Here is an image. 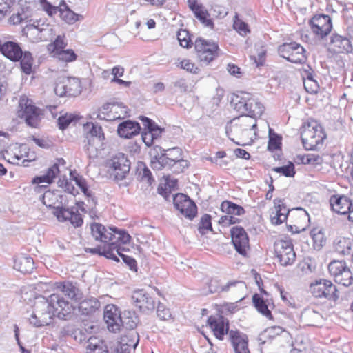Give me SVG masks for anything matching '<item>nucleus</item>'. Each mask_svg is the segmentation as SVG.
I'll list each match as a JSON object with an SVG mask.
<instances>
[{"instance_id": "nucleus-1", "label": "nucleus", "mask_w": 353, "mask_h": 353, "mask_svg": "<svg viewBox=\"0 0 353 353\" xmlns=\"http://www.w3.org/2000/svg\"><path fill=\"white\" fill-rule=\"evenodd\" d=\"M208 324L219 340H223L224 336L228 334V339L234 353H250L247 335L239 330H229V321L224 316H210L208 317Z\"/></svg>"}, {"instance_id": "nucleus-2", "label": "nucleus", "mask_w": 353, "mask_h": 353, "mask_svg": "<svg viewBox=\"0 0 353 353\" xmlns=\"http://www.w3.org/2000/svg\"><path fill=\"white\" fill-rule=\"evenodd\" d=\"M57 294H52L48 297L40 296L36 298L33 313L29 319L30 323L36 327L48 325L56 315L55 302H57Z\"/></svg>"}, {"instance_id": "nucleus-3", "label": "nucleus", "mask_w": 353, "mask_h": 353, "mask_svg": "<svg viewBox=\"0 0 353 353\" xmlns=\"http://www.w3.org/2000/svg\"><path fill=\"white\" fill-rule=\"evenodd\" d=\"M231 104L236 110L252 118L260 117L264 111L263 104L248 92H241L235 94Z\"/></svg>"}, {"instance_id": "nucleus-4", "label": "nucleus", "mask_w": 353, "mask_h": 353, "mask_svg": "<svg viewBox=\"0 0 353 353\" xmlns=\"http://www.w3.org/2000/svg\"><path fill=\"white\" fill-rule=\"evenodd\" d=\"M326 134L321 125L314 123L303 125L301 132V139L304 148L307 150H316L322 145Z\"/></svg>"}, {"instance_id": "nucleus-5", "label": "nucleus", "mask_w": 353, "mask_h": 353, "mask_svg": "<svg viewBox=\"0 0 353 353\" xmlns=\"http://www.w3.org/2000/svg\"><path fill=\"white\" fill-rule=\"evenodd\" d=\"M86 132L84 140V149L87 152L94 149L95 150L103 149L105 135L102 127L97 123L88 122L83 125Z\"/></svg>"}, {"instance_id": "nucleus-6", "label": "nucleus", "mask_w": 353, "mask_h": 353, "mask_svg": "<svg viewBox=\"0 0 353 353\" xmlns=\"http://www.w3.org/2000/svg\"><path fill=\"white\" fill-rule=\"evenodd\" d=\"M278 53L282 58L293 63H304L307 61L306 50L299 43L292 41L279 46Z\"/></svg>"}, {"instance_id": "nucleus-7", "label": "nucleus", "mask_w": 353, "mask_h": 353, "mask_svg": "<svg viewBox=\"0 0 353 353\" xmlns=\"http://www.w3.org/2000/svg\"><path fill=\"white\" fill-rule=\"evenodd\" d=\"M194 48L201 64L208 65L219 55V48L216 43L210 42L201 37L196 39Z\"/></svg>"}, {"instance_id": "nucleus-8", "label": "nucleus", "mask_w": 353, "mask_h": 353, "mask_svg": "<svg viewBox=\"0 0 353 353\" xmlns=\"http://www.w3.org/2000/svg\"><path fill=\"white\" fill-rule=\"evenodd\" d=\"M19 105L21 109L19 117L23 119L28 126L37 128L43 115V110L34 105L32 101L28 98H21Z\"/></svg>"}, {"instance_id": "nucleus-9", "label": "nucleus", "mask_w": 353, "mask_h": 353, "mask_svg": "<svg viewBox=\"0 0 353 353\" xmlns=\"http://www.w3.org/2000/svg\"><path fill=\"white\" fill-rule=\"evenodd\" d=\"M328 270L336 283L345 287L353 284V271L344 261L334 260L328 265Z\"/></svg>"}, {"instance_id": "nucleus-10", "label": "nucleus", "mask_w": 353, "mask_h": 353, "mask_svg": "<svg viewBox=\"0 0 353 353\" xmlns=\"http://www.w3.org/2000/svg\"><path fill=\"white\" fill-rule=\"evenodd\" d=\"M310 290L314 296L325 298L329 301H336L340 296L336 285L327 279H319L311 283Z\"/></svg>"}, {"instance_id": "nucleus-11", "label": "nucleus", "mask_w": 353, "mask_h": 353, "mask_svg": "<svg viewBox=\"0 0 353 353\" xmlns=\"http://www.w3.org/2000/svg\"><path fill=\"white\" fill-rule=\"evenodd\" d=\"M19 8L16 14L9 18V22L18 25L22 22L30 23L35 21L32 17L37 6V0H19Z\"/></svg>"}, {"instance_id": "nucleus-12", "label": "nucleus", "mask_w": 353, "mask_h": 353, "mask_svg": "<svg viewBox=\"0 0 353 353\" xmlns=\"http://www.w3.org/2000/svg\"><path fill=\"white\" fill-rule=\"evenodd\" d=\"M110 174L117 181L125 179L130 170V161L123 153H118L113 156L108 162Z\"/></svg>"}, {"instance_id": "nucleus-13", "label": "nucleus", "mask_w": 353, "mask_h": 353, "mask_svg": "<svg viewBox=\"0 0 353 353\" xmlns=\"http://www.w3.org/2000/svg\"><path fill=\"white\" fill-rule=\"evenodd\" d=\"M274 252L282 266L292 265L296 260V253L290 239L279 240L274 243Z\"/></svg>"}, {"instance_id": "nucleus-14", "label": "nucleus", "mask_w": 353, "mask_h": 353, "mask_svg": "<svg viewBox=\"0 0 353 353\" xmlns=\"http://www.w3.org/2000/svg\"><path fill=\"white\" fill-rule=\"evenodd\" d=\"M54 92L59 97H77L81 92V82L77 78H63L56 83Z\"/></svg>"}, {"instance_id": "nucleus-15", "label": "nucleus", "mask_w": 353, "mask_h": 353, "mask_svg": "<svg viewBox=\"0 0 353 353\" xmlns=\"http://www.w3.org/2000/svg\"><path fill=\"white\" fill-rule=\"evenodd\" d=\"M309 26L313 34L319 39L326 37L332 28L330 17L324 14L314 15L309 21Z\"/></svg>"}, {"instance_id": "nucleus-16", "label": "nucleus", "mask_w": 353, "mask_h": 353, "mask_svg": "<svg viewBox=\"0 0 353 353\" xmlns=\"http://www.w3.org/2000/svg\"><path fill=\"white\" fill-rule=\"evenodd\" d=\"M133 304L141 312L149 314L154 312L156 301L151 294L144 289L135 290L132 295Z\"/></svg>"}, {"instance_id": "nucleus-17", "label": "nucleus", "mask_w": 353, "mask_h": 353, "mask_svg": "<svg viewBox=\"0 0 353 353\" xmlns=\"http://www.w3.org/2000/svg\"><path fill=\"white\" fill-rule=\"evenodd\" d=\"M232 242L235 250L242 256H248L250 250L249 237L245 229L241 226H234L230 229Z\"/></svg>"}, {"instance_id": "nucleus-18", "label": "nucleus", "mask_w": 353, "mask_h": 353, "mask_svg": "<svg viewBox=\"0 0 353 353\" xmlns=\"http://www.w3.org/2000/svg\"><path fill=\"white\" fill-rule=\"evenodd\" d=\"M173 204L182 215L190 220H192L197 214L196 205L186 194H176L173 196Z\"/></svg>"}, {"instance_id": "nucleus-19", "label": "nucleus", "mask_w": 353, "mask_h": 353, "mask_svg": "<svg viewBox=\"0 0 353 353\" xmlns=\"http://www.w3.org/2000/svg\"><path fill=\"white\" fill-rule=\"evenodd\" d=\"M330 49L334 53H350L353 50L350 39L345 35L332 33L330 38Z\"/></svg>"}, {"instance_id": "nucleus-20", "label": "nucleus", "mask_w": 353, "mask_h": 353, "mask_svg": "<svg viewBox=\"0 0 353 353\" xmlns=\"http://www.w3.org/2000/svg\"><path fill=\"white\" fill-rule=\"evenodd\" d=\"M53 214L59 221H70L74 228L81 226L83 223L81 214L75 208H57V211H53Z\"/></svg>"}, {"instance_id": "nucleus-21", "label": "nucleus", "mask_w": 353, "mask_h": 353, "mask_svg": "<svg viewBox=\"0 0 353 353\" xmlns=\"http://www.w3.org/2000/svg\"><path fill=\"white\" fill-rule=\"evenodd\" d=\"M121 314L114 305H108L105 307L103 318L110 331L117 332L120 330Z\"/></svg>"}, {"instance_id": "nucleus-22", "label": "nucleus", "mask_w": 353, "mask_h": 353, "mask_svg": "<svg viewBox=\"0 0 353 353\" xmlns=\"http://www.w3.org/2000/svg\"><path fill=\"white\" fill-rule=\"evenodd\" d=\"M330 204L332 210L340 214H347L352 206V203L347 196L339 194L331 196Z\"/></svg>"}, {"instance_id": "nucleus-23", "label": "nucleus", "mask_w": 353, "mask_h": 353, "mask_svg": "<svg viewBox=\"0 0 353 353\" xmlns=\"http://www.w3.org/2000/svg\"><path fill=\"white\" fill-rule=\"evenodd\" d=\"M140 124L132 120H125L120 123L117 127V133L120 137L131 139L141 132Z\"/></svg>"}, {"instance_id": "nucleus-24", "label": "nucleus", "mask_w": 353, "mask_h": 353, "mask_svg": "<svg viewBox=\"0 0 353 353\" xmlns=\"http://www.w3.org/2000/svg\"><path fill=\"white\" fill-rule=\"evenodd\" d=\"M91 234L97 241L108 244V242L113 241V234L110 230H108L103 225L99 223L93 222L90 224Z\"/></svg>"}, {"instance_id": "nucleus-25", "label": "nucleus", "mask_w": 353, "mask_h": 353, "mask_svg": "<svg viewBox=\"0 0 353 353\" xmlns=\"http://www.w3.org/2000/svg\"><path fill=\"white\" fill-rule=\"evenodd\" d=\"M23 50L19 43L14 41H6L2 43L0 52L12 61H19Z\"/></svg>"}, {"instance_id": "nucleus-26", "label": "nucleus", "mask_w": 353, "mask_h": 353, "mask_svg": "<svg viewBox=\"0 0 353 353\" xmlns=\"http://www.w3.org/2000/svg\"><path fill=\"white\" fill-rule=\"evenodd\" d=\"M116 248V243H108L104 244L103 247L97 246L94 248H85V251L87 253L99 254V256H103L107 259H112L116 262H119V259L114 253V249Z\"/></svg>"}, {"instance_id": "nucleus-27", "label": "nucleus", "mask_w": 353, "mask_h": 353, "mask_svg": "<svg viewBox=\"0 0 353 353\" xmlns=\"http://www.w3.org/2000/svg\"><path fill=\"white\" fill-rule=\"evenodd\" d=\"M14 268L21 273L30 274L34 268V262L32 257L22 254L14 259Z\"/></svg>"}, {"instance_id": "nucleus-28", "label": "nucleus", "mask_w": 353, "mask_h": 353, "mask_svg": "<svg viewBox=\"0 0 353 353\" xmlns=\"http://www.w3.org/2000/svg\"><path fill=\"white\" fill-rule=\"evenodd\" d=\"M59 172V164L54 163L51 167L47 169L45 174L34 177L32 180V183L33 184H39L41 183L51 184L53 183L54 179L57 177Z\"/></svg>"}, {"instance_id": "nucleus-29", "label": "nucleus", "mask_w": 353, "mask_h": 353, "mask_svg": "<svg viewBox=\"0 0 353 353\" xmlns=\"http://www.w3.org/2000/svg\"><path fill=\"white\" fill-rule=\"evenodd\" d=\"M39 23L40 21L37 19L29 23L23 28V34L32 41H37L41 39V33L44 29L40 28Z\"/></svg>"}, {"instance_id": "nucleus-30", "label": "nucleus", "mask_w": 353, "mask_h": 353, "mask_svg": "<svg viewBox=\"0 0 353 353\" xmlns=\"http://www.w3.org/2000/svg\"><path fill=\"white\" fill-rule=\"evenodd\" d=\"M252 303L259 313L270 320L273 319L271 311L268 309L270 305L268 299L265 300L259 294L256 293L252 296Z\"/></svg>"}, {"instance_id": "nucleus-31", "label": "nucleus", "mask_w": 353, "mask_h": 353, "mask_svg": "<svg viewBox=\"0 0 353 353\" xmlns=\"http://www.w3.org/2000/svg\"><path fill=\"white\" fill-rule=\"evenodd\" d=\"M121 327L126 330H134L139 322V319L134 311L124 310L121 316Z\"/></svg>"}, {"instance_id": "nucleus-32", "label": "nucleus", "mask_w": 353, "mask_h": 353, "mask_svg": "<svg viewBox=\"0 0 353 353\" xmlns=\"http://www.w3.org/2000/svg\"><path fill=\"white\" fill-rule=\"evenodd\" d=\"M61 196L59 195L57 192L50 190H45L43 196H42V202L43 203L49 208H52L57 211V208H64L63 206H60L59 204H61Z\"/></svg>"}, {"instance_id": "nucleus-33", "label": "nucleus", "mask_w": 353, "mask_h": 353, "mask_svg": "<svg viewBox=\"0 0 353 353\" xmlns=\"http://www.w3.org/2000/svg\"><path fill=\"white\" fill-rule=\"evenodd\" d=\"M307 67V68L303 70V74L306 79L304 82L305 88L308 92H316L319 86L317 81L314 79V71L310 65Z\"/></svg>"}, {"instance_id": "nucleus-34", "label": "nucleus", "mask_w": 353, "mask_h": 353, "mask_svg": "<svg viewBox=\"0 0 353 353\" xmlns=\"http://www.w3.org/2000/svg\"><path fill=\"white\" fill-rule=\"evenodd\" d=\"M139 341V336L137 332H132L121 337L120 341L117 343L124 347H128L130 351L134 350L138 345Z\"/></svg>"}, {"instance_id": "nucleus-35", "label": "nucleus", "mask_w": 353, "mask_h": 353, "mask_svg": "<svg viewBox=\"0 0 353 353\" xmlns=\"http://www.w3.org/2000/svg\"><path fill=\"white\" fill-rule=\"evenodd\" d=\"M220 208L223 212L229 215L241 216L245 213V210L242 206L228 200L221 203Z\"/></svg>"}, {"instance_id": "nucleus-36", "label": "nucleus", "mask_w": 353, "mask_h": 353, "mask_svg": "<svg viewBox=\"0 0 353 353\" xmlns=\"http://www.w3.org/2000/svg\"><path fill=\"white\" fill-rule=\"evenodd\" d=\"M58 301L55 302V304H63L64 309H59L56 311V315L59 319L62 320H68L72 316L73 307L69 303L68 301H65L63 298L60 297L59 294H57Z\"/></svg>"}, {"instance_id": "nucleus-37", "label": "nucleus", "mask_w": 353, "mask_h": 353, "mask_svg": "<svg viewBox=\"0 0 353 353\" xmlns=\"http://www.w3.org/2000/svg\"><path fill=\"white\" fill-rule=\"evenodd\" d=\"M108 230L115 235L113 236V241L108 242V243L118 245V243L127 244L130 242L131 236L125 230L119 229L114 226L109 227Z\"/></svg>"}, {"instance_id": "nucleus-38", "label": "nucleus", "mask_w": 353, "mask_h": 353, "mask_svg": "<svg viewBox=\"0 0 353 353\" xmlns=\"http://www.w3.org/2000/svg\"><path fill=\"white\" fill-rule=\"evenodd\" d=\"M59 13L61 18L68 23L72 24L78 20V14L71 10L64 1L60 3Z\"/></svg>"}, {"instance_id": "nucleus-39", "label": "nucleus", "mask_w": 353, "mask_h": 353, "mask_svg": "<svg viewBox=\"0 0 353 353\" xmlns=\"http://www.w3.org/2000/svg\"><path fill=\"white\" fill-rule=\"evenodd\" d=\"M334 250L339 254L345 256L352 255V241L349 238L341 237L334 243Z\"/></svg>"}, {"instance_id": "nucleus-40", "label": "nucleus", "mask_w": 353, "mask_h": 353, "mask_svg": "<svg viewBox=\"0 0 353 353\" xmlns=\"http://www.w3.org/2000/svg\"><path fill=\"white\" fill-rule=\"evenodd\" d=\"M283 330L280 326H272L266 328L261 332L258 336L259 341L263 344L268 339H272L275 336L282 334Z\"/></svg>"}, {"instance_id": "nucleus-41", "label": "nucleus", "mask_w": 353, "mask_h": 353, "mask_svg": "<svg viewBox=\"0 0 353 353\" xmlns=\"http://www.w3.org/2000/svg\"><path fill=\"white\" fill-rule=\"evenodd\" d=\"M60 288L64 294L70 299L77 301L80 299L79 290L72 282H63L61 284Z\"/></svg>"}, {"instance_id": "nucleus-42", "label": "nucleus", "mask_w": 353, "mask_h": 353, "mask_svg": "<svg viewBox=\"0 0 353 353\" xmlns=\"http://www.w3.org/2000/svg\"><path fill=\"white\" fill-rule=\"evenodd\" d=\"M21 71L26 74H30L32 72L33 57L29 51H23L20 59Z\"/></svg>"}, {"instance_id": "nucleus-43", "label": "nucleus", "mask_w": 353, "mask_h": 353, "mask_svg": "<svg viewBox=\"0 0 353 353\" xmlns=\"http://www.w3.org/2000/svg\"><path fill=\"white\" fill-rule=\"evenodd\" d=\"M99 305L100 303L97 299H90L81 302L79 308L83 314L89 315L94 312Z\"/></svg>"}, {"instance_id": "nucleus-44", "label": "nucleus", "mask_w": 353, "mask_h": 353, "mask_svg": "<svg viewBox=\"0 0 353 353\" xmlns=\"http://www.w3.org/2000/svg\"><path fill=\"white\" fill-rule=\"evenodd\" d=\"M87 353H110L107 349H103V343L97 338L90 337L88 341Z\"/></svg>"}, {"instance_id": "nucleus-45", "label": "nucleus", "mask_w": 353, "mask_h": 353, "mask_svg": "<svg viewBox=\"0 0 353 353\" xmlns=\"http://www.w3.org/2000/svg\"><path fill=\"white\" fill-rule=\"evenodd\" d=\"M137 178L140 181L146 182L149 185L154 181L150 170L144 163L139 165L137 168Z\"/></svg>"}, {"instance_id": "nucleus-46", "label": "nucleus", "mask_w": 353, "mask_h": 353, "mask_svg": "<svg viewBox=\"0 0 353 353\" xmlns=\"http://www.w3.org/2000/svg\"><path fill=\"white\" fill-rule=\"evenodd\" d=\"M80 117L76 114L66 113L64 115L60 116L57 119V123L60 130L66 129L68 125L72 123H76L79 120Z\"/></svg>"}, {"instance_id": "nucleus-47", "label": "nucleus", "mask_w": 353, "mask_h": 353, "mask_svg": "<svg viewBox=\"0 0 353 353\" xmlns=\"http://www.w3.org/2000/svg\"><path fill=\"white\" fill-rule=\"evenodd\" d=\"M312 240L313 247L316 250H320L326 243V239L324 233L321 230L314 229L310 232Z\"/></svg>"}, {"instance_id": "nucleus-48", "label": "nucleus", "mask_w": 353, "mask_h": 353, "mask_svg": "<svg viewBox=\"0 0 353 353\" xmlns=\"http://www.w3.org/2000/svg\"><path fill=\"white\" fill-rule=\"evenodd\" d=\"M281 145V137L275 133L271 128L269 129V140L268 149L269 151L273 152L280 150Z\"/></svg>"}, {"instance_id": "nucleus-49", "label": "nucleus", "mask_w": 353, "mask_h": 353, "mask_svg": "<svg viewBox=\"0 0 353 353\" xmlns=\"http://www.w3.org/2000/svg\"><path fill=\"white\" fill-rule=\"evenodd\" d=\"M124 248H121L119 245H117V248L114 249L116 252V255H119L123 260V261L129 267L131 270L137 271V265L136 260L128 255H125L122 253V251H124Z\"/></svg>"}, {"instance_id": "nucleus-50", "label": "nucleus", "mask_w": 353, "mask_h": 353, "mask_svg": "<svg viewBox=\"0 0 353 353\" xmlns=\"http://www.w3.org/2000/svg\"><path fill=\"white\" fill-rule=\"evenodd\" d=\"M272 170L275 172L281 173L286 177H293L296 174L294 165L291 161H289L286 165L274 167L272 168Z\"/></svg>"}, {"instance_id": "nucleus-51", "label": "nucleus", "mask_w": 353, "mask_h": 353, "mask_svg": "<svg viewBox=\"0 0 353 353\" xmlns=\"http://www.w3.org/2000/svg\"><path fill=\"white\" fill-rule=\"evenodd\" d=\"M177 39L180 46L183 48H189L192 45L190 33L186 30H180L178 31Z\"/></svg>"}, {"instance_id": "nucleus-52", "label": "nucleus", "mask_w": 353, "mask_h": 353, "mask_svg": "<svg viewBox=\"0 0 353 353\" xmlns=\"http://www.w3.org/2000/svg\"><path fill=\"white\" fill-rule=\"evenodd\" d=\"M195 17L206 27L213 28L214 23L211 19H208L209 14L203 8L195 12Z\"/></svg>"}, {"instance_id": "nucleus-53", "label": "nucleus", "mask_w": 353, "mask_h": 353, "mask_svg": "<svg viewBox=\"0 0 353 353\" xmlns=\"http://www.w3.org/2000/svg\"><path fill=\"white\" fill-rule=\"evenodd\" d=\"M211 219V216L208 214H205L201 216L198 228L200 234H204L205 230L212 231Z\"/></svg>"}, {"instance_id": "nucleus-54", "label": "nucleus", "mask_w": 353, "mask_h": 353, "mask_svg": "<svg viewBox=\"0 0 353 353\" xmlns=\"http://www.w3.org/2000/svg\"><path fill=\"white\" fill-rule=\"evenodd\" d=\"M56 57L59 59L65 62H71L75 61L77 58V55L75 52L71 50H64L57 52Z\"/></svg>"}, {"instance_id": "nucleus-55", "label": "nucleus", "mask_w": 353, "mask_h": 353, "mask_svg": "<svg viewBox=\"0 0 353 353\" xmlns=\"http://www.w3.org/2000/svg\"><path fill=\"white\" fill-rule=\"evenodd\" d=\"M157 315L163 321H167L172 317V314L169 308L166 307L163 303L158 301L157 307Z\"/></svg>"}, {"instance_id": "nucleus-56", "label": "nucleus", "mask_w": 353, "mask_h": 353, "mask_svg": "<svg viewBox=\"0 0 353 353\" xmlns=\"http://www.w3.org/2000/svg\"><path fill=\"white\" fill-rule=\"evenodd\" d=\"M177 66L181 69L185 70L187 72L192 74H198L199 69L195 64L191 62L189 59H183L179 63Z\"/></svg>"}, {"instance_id": "nucleus-57", "label": "nucleus", "mask_w": 353, "mask_h": 353, "mask_svg": "<svg viewBox=\"0 0 353 353\" xmlns=\"http://www.w3.org/2000/svg\"><path fill=\"white\" fill-rule=\"evenodd\" d=\"M40 3L42 9L50 17L59 12L60 5L59 6H53L47 0H40Z\"/></svg>"}, {"instance_id": "nucleus-58", "label": "nucleus", "mask_w": 353, "mask_h": 353, "mask_svg": "<svg viewBox=\"0 0 353 353\" xmlns=\"http://www.w3.org/2000/svg\"><path fill=\"white\" fill-rule=\"evenodd\" d=\"M13 3L12 0H0V20L10 12Z\"/></svg>"}, {"instance_id": "nucleus-59", "label": "nucleus", "mask_w": 353, "mask_h": 353, "mask_svg": "<svg viewBox=\"0 0 353 353\" xmlns=\"http://www.w3.org/2000/svg\"><path fill=\"white\" fill-rule=\"evenodd\" d=\"M175 165H179V168L174 170V172L180 173L182 172L184 168H188L189 163L187 160H184L181 155H177L174 158L173 167Z\"/></svg>"}, {"instance_id": "nucleus-60", "label": "nucleus", "mask_w": 353, "mask_h": 353, "mask_svg": "<svg viewBox=\"0 0 353 353\" xmlns=\"http://www.w3.org/2000/svg\"><path fill=\"white\" fill-rule=\"evenodd\" d=\"M287 220V216L282 214L281 208H275V214L271 215V221L274 225H280Z\"/></svg>"}, {"instance_id": "nucleus-61", "label": "nucleus", "mask_w": 353, "mask_h": 353, "mask_svg": "<svg viewBox=\"0 0 353 353\" xmlns=\"http://www.w3.org/2000/svg\"><path fill=\"white\" fill-rule=\"evenodd\" d=\"M139 119L143 122V125L144 126L143 131L152 132L154 131L156 128L159 127L153 120L147 117L140 116Z\"/></svg>"}, {"instance_id": "nucleus-62", "label": "nucleus", "mask_w": 353, "mask_h": 353, "mask_svg": "<svg viewBox=\"0 0 353 353\" xmlns=\"http://www.w3.org/2000/svg\"><path fill=\"white\" fill-rule=\"evenodd\" d=\"M70 179L75 181V183L79 188L87 184L86 180L75 170L70 171Z\"/></svg>"}, {"instance_id": "nucleus-63", "label": "nucleus", "mask_w": 353, "mask_h": 353, "mask_svg": "<svg viewBox=\"0 0 353 353\" xmlns=\"http://www.w3.org/2000/svg\"><path fill=\"white\" fill-rule=\"evenodd\" d=\"M240 222V219L239 218H236L232 215L227 214L225 216H222L219 223L220 224L223 225L224 226H229L230 225L236 224Z\"/></svg>"}, {"instance_id": "nucleus-64", "label": "nucleus", "mask_w": 353, "mask_h": 353, "mask_svg": "<svg viewBox=\"0 0 353 353\" xmlns=\"http://www.w3.org/2000/svg\"><path fill=\"white\" fill-rule=\"evenodd\" d=\"M233 26L234 28L241 35H245L250 32L248 24L242 21H234Z\"/></svg>"}]
</instances>
